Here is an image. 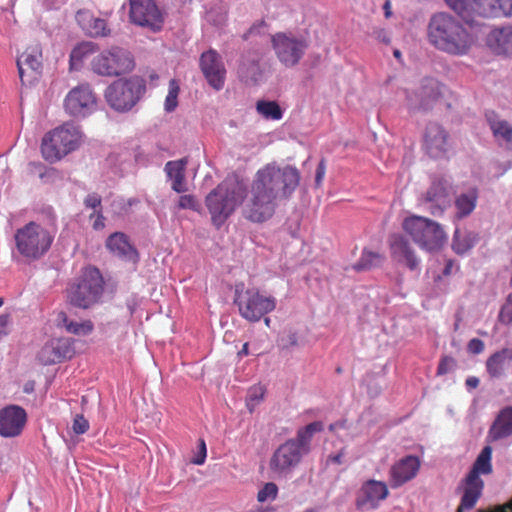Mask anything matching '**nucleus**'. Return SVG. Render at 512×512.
<instances>
[{
  "label": "nucleus",
  "mask_w": 512,
  "mask_h": 512,
  "mask_svg": "<svg viewBox=\"0 0 512 512\" xmlns=\"http://www.w3.org/2000/svg\"><path fill=\"white\" fill-rule=\"evenodd\" d=\"M265 389L262 386H256L250 389L249 396L251 400L260 401L264 398Z\"/></svg>",
  "instance_id": "nucleus-52"
},
{
  "label": "nucleus",
  "mask_w": 512,
  "mask_h": 512,
  "mask_svg": "<svg viewBox=\"0 0 512 512\" xmlns=\"http://www.w3.org/2000/svg\"><path fill=\"white\" fill-rule=\"evenodd\" d=\"M98 100L95 92L87 83L71 89L64 99L65 111L77 118H84L96 111Z\"/></svg>",
  "instance_id": "nucleus-13"
},
{
  "label": "nucleus",
  "mask_w": 512,
  "mask_h": 512,
  "mask_svg": "<svg viewBox=\"0 0 512 512\" xmlns=\"http://www.w3.org/2000/svg\"><path fill=\"white\" fill-rule=\"evenodd\" d=\"M391 257L398 263L406 265L410 270H414L419 265L414 249L410 242L402 235L394 234L389 239Z\"/></svg>",
  "instance_id": "nucleus-23"
},
{
  "label": "nucleus",
  "mask_w": 512,
  "mask_h": 512,
  "mask_svg": "<svg viewBox=\"0 0 512 512\" xmlns=\"http://www.w3.org/2000/svg\"><path fill=\"white\" fill-rule=\"evenodd\" d=\"M467 348L472 354H480L484 350V343L478 338H473L468 342Z\"/></svg>",
  "instance_id": "nucleus-47"
},
{
  "label": "nucleus",
  "mask_w": 512,
  "mask_h": 512,
  "mask_svg": "<svg viewBox=\"0 0 512 512\" xmlns=\"http://www.w3.org/2000/svg\"><path fill=\"white\" fill-rule=\"evenodd\" d=\"M81 142V131L66 123L44 135L41 142V153L46 161L55 163L76 150Z\"/></svg>",
  "instance_id": "nucleus-4"
},
{
  "label": "nucleus",
  "mask_w": 512,
  "mask_h": 512,
  "mask_svg": "<svg viewBox=\"0 0 512 512\" xmlns=\"http://www.w3.org/2000/svg\"><path fill=\"white\" fill-rule=\"evenodd\" d=\"M93 50V44L92 43H83L79 45L78 47L74 48L71 53V58H80L83 54L90 52Z\"/></svg>",
  "instance_id": "nucleus-48"
},
{
  "label": "nucleus",
  "mask_w": 512,
  "mask_h": 512,
  "mask_svg": "<svg viewBox=\"0 0 512 512\" xmlns=\"http://www.w3.org/2000/svg\"><path fill=\"white\" fill-rule=\"evenodd\" d=\"M104 290V279L94 266L85 267L76 282L67 288L68 302L78 308L87 309L97 303Z\"/></svg>",
  "instance_id": "nucleus-5"
},
{
  "label": "nucleus",
  "mask_w": 512,
  "mask_h": 512,
  "mask_svg": "<svg viewBox=\"0 0 512 512\" xmlns=\"http://www.w3.org/2000/svg\"><path fill=\"white\" fill-rule=\"evenodd\" d=\"M389 495L386 483L377 480L365 481L355 499V506L360 511H369L378 508L381 501Z\"/></svg>",
  "instance_id": "nucleus-16"
},
{
  "label": "nucleus",
  "mask_w": 512,
  "mask_h": 512,
  "mask_svg": "<svg viewBox=\"0 0 512 512\" xmlns=\"http://www.w3.org/2000/svg\"><path fill=\"white\" fill-rule=\"evenodd\" d=\"M84 203L86 207L96 209L101 206V198L97 194H89L85 200Z\"/></svg>",
  "instance_id": "nucleus-51"
},
{
  "label": "nucleus",
  "mask_w": 512,
  "mask_h": 512,
  "mask_svg": "<svg viewBox=\"0 0 512 512\" xmlns=\"http://www.w3.org/2000/svg\"><path fill=\"white\" fill-rule=\"evenodd\" d=\"M145 90V82L140 77L119 79L106 88L105 99L111 108L124 112L139 101Z\"/></svg>",
  "instance_id": "nucleus-8"
},
{
  "label": "nucleus",
  "mask_w": 512,
  "mask_h": 512,
  "mask_svg": "<svg viewBox=\"0 0 512 512\" xmlns=\"http://www.w3.org/2000/svg\"><path fill=\"white\" fill-rule=\"evenodd\" d=\"M288 339H289V344L291 346H296L298 344V336L296 333H291L289 336H288Z\"/></svg>",
  "instance_id": "nucleus-60"
},
{
  "label": "nucleus",
  "mask_w": 512,
  "mask_h": 512,
  "mask_svg": "<svg viewBox=\"0 0 512 512\" xmlns=\"http://www.w3.org/2000/svg\"><path fill=\"white\" fill-rule=\"evenodd\" d=\"M377 38L385 43L390 42V39L387 37L386 32L384 30L378 32Z\"/></svg>",
  "instance_id": "nucleus-61"
},
{
  "label": "nucleus",
  "mask_w": 512,
  "mask_h": 512,
  "mask_svg": "<svg viewBox=\"0 0 512 512\" xmlns=\"http://www.w3.org/2000/svg\"><path fill=\"white\" fill-rule=\"evenodd\" d=\"M478 200V191L472 188L465 193H461L455 199V208L457 219L469 216L475 209Z\"/></svg>",
  "instance_id": "nucleus-31"
},
{
  "label": "nucleus",
  "mask_w": 512,
  "mask_h": 512,
  "mask_svg": "<svg viewBox=\"0 0 512 512\" xmlns=\"http://www.w3.org/2000/svg\"><path fill=\"white\" fill-rule=\"evenodd\" d=\"M472 9L482 17H511L512 0H473Z\"/></svg>",
  "instance_id": "nucleus-26"
},
{
  "label": "nucleus",
  "mask_w": 512,
  "mask_h": 512,
  "mask_svg": "<svg viewBox=\"0 0 512 512\" xmlns=\"http://www.w3.org/2000/svg\"><path fill=\"white\" fill-rule=\"evenodd\" d=\"M456 366V361L451 356H443L437 367V375H445Z\"/></svg>",
  "instance_id": "nucleus-42"
},
{
  "label": "nucleus",
  "mask_w": 512,
  "mask_h": 512,
  "mask_svg": "<svg viewBox=\"0 0 512 512\" xmlns=\"http://www.w3.org/2000/svg\"><path fill=\"white\" fill-rule=\"evenodd\" d=\"M187 160L185 158L176 161H168L165 165V171L169 178L185 173Z\"/></svg>",
  "instance_id": "nucleus-39"
},
{
  "label": "nucleus",
  "mask_w": 512,
  "mask_h": 512,
  "mask_svg": "<svg viewBox=\"0 0 512 512\" xmlns=\"http://www.w3.org/2000/svg\"><path fill=\"white\" fill-rule=\"evenodd\" d=\"M427 40L436 49L450 55L468 53L474 39L463 24L451 14H434L427 25Z\"/></svg>",
  "instance_id": "nucleus-2"
},
{
  "label": "nucleus",
  "mask_w": 512,
  "mask_h": 512,
  "mask_svg": "<svg viewBox=\"0 0 512 512\" xmlns=\"http://www.w3.org/2000/svg\"><path fill=\"white\" fill-rule=\"evenodd\" d=\"M303 456L296 443L286 440L270 457L269 470L274 478H286L300 464Z\"/></svg>",
  "instance_id": "nucleus-12"
},
{
  "label": "nucleus",
  "mask_w": 512,
  "mask_h": 512,
  "mask_svg": "<svg viewBox=\"0 0 512 512\" xmlns=\"http://www.w3.org/2000/svg\"><path fill=\"white\" fill-rule=\"evenodd\" d=\"M506 359L500 351L493 353L486 361V370L490 377L499 378L505 370Z\"/></svg>",
  "instance_id": "nucleus-36"
},
{
  "label": "nucleus",
  "mask_w": 512,
  "mask_h": 512,
  "mask_svg": "<svg viewBox=\"0 0 512 512\" xmlns=\"http://www.w3.org/2000/svg\"><path fill=\"white\" fill-rule=\"evenodd\" d=\"M72 429L76 434H84L89 429V422L83 415H76Z\"/></svg>",
  "instance_id": "nucleus-43"
},
{
  "label": "nucleus",
  "mask_w": 512,
  "mask_h": 512,
  "mask_svg": "<svg viewBox=\"0 0 512 512\" xmlns=\"http://www.w3.org/2000/svg\"><path fill=\"white\" fill-rule=\"evenodd\" d=\"M180 87L177 80L172 79L169 82L168 94L165 98L164 109L166 112H173L178 106V95Z\"/></svg>",
  "instance_id": "nucleus-37"
},
{
  "label": "nucleus",
  "mask_w": 512,
  "mask_h": 512,
  "mask_svg": "<svg viewBox=\"0 0 512 512\" xmlns=\"http://www.w3.org/2000/svg\"><path fill=\"white\" fill-rule=\"evenodd\" d=\"M490 129L499 145L512 149V125L505 120L487 116Z\"/></svg>",
  "instance_id": "nucleus-29"
},
{
  "label": "nucleus",
  "mask_w": 512,
  "mask_h": 512,
  "mask_svg": "<svg viewBox=\"0 0 512 512\" xmlns=\"http://www.w3.org/2000/svg\"><path fill=\"white\" fill-rule=\"evenodd\" d=\"M480 512L484 511L480 510ZM489 512H512V498L504 505L497 506L496 508Z\"/></svg>",
  "instance_id": "nucleus-53"
},
{
  "label": "nucleus",
  "mask_w": 512,
  "mask_h": 512,
  "mask_svg": "<svg viewBox=\"0 0 512 512\" xmlns=\"http://www.w3.org/2000/svg\"><path fill=\"white\" fill-rule=\"evenodd\" d=\"M106 247L114 255L124 261L131 262L133 265H136L139 261L137 249L130 244L128 237L122 232L111 234L106 241Z\"/></svg>",
  "instance_id": "nucleus-25"
},
{
  "label": "nucleus",
  "mask_w": 512,
  "mask_h": 512,
  "mask_svg": "<svg viewBox=\"0 0 512 512\" xmlns=\"http://www.w3.org/2000/svg\"><path fill=\"white\" fill-rule=\"evenodd\" d=\"M417 456L408 455L395 462L389 470V480L392 488H398L416 477L420 469Z\"/></svg>",
  "instance_id": "nucleus-21"
},
{
  "label": "nucleus",
  "mask_w": 512,
  "mask_h": 512,
  "mask_svg": "<svg viewBox=\"0 0 512 512\" xmlns=\"http://www.w3.org/2000/svg\"><path fill=\"white\" fill-rule=\"evenodd\" d=\"M8 315H0V334H6V329L9 324Z\"/></svg>",
  "instance_id": "nucleus-55"
},
{
  "label": "nucleus",
  "mask_w": 512,
  "mask_h": 512,
  "mask_svg": "<svg viewBox=\"0 0 512 512\" xmlns=\"http://www.w3.org/2000/svg\"><path fill=\"white\" fill-rule=\"evenodd\" d=\"M383 260L384 256L382 254L364 249L361 257L354 264L353 268L356 271L370 270L372 268L379 267Z\"/></svg>",
  "instance_id": "nucleus-34"
},
{
  "label": "nucleus",
  "mask_w": 512,
  "mask_h": 512,
  "mask_svg": "<svg viewBox=\"0 0 512 512\" xmlns=\"http://www.w3.org/2000/svg\"><path fill=\"white\" fill-rule=\"evenodd\" d=\"M323 430V424L319 421H315L309 423L305 427L300 428L297 431L296 437L288 439V441H293L299 447V450L306 455L310 451V443L313 438V435L316 432H321Z\"/></svg>",
  "instance_id": "nucleus-30"
},
{
  "label": "nucleus",
  "mask_w": 512,
  "mask_h": 512,
  "mask_svg": "<svg viewBox=\"0 0 512 512\" xmlns=\"http://www.w3.org/2000/svg\"><path fill=\"white\" fill-rule=\"evenodd\" d=\"M27 422L26 411L18 405H7L0 409V436L14 438L19 436Z\"/></svg>",
  "instance_id": "nucleus-18"
},
{
  "label": "nucleus",
  "mask_w": 512,
  "mask_h": 512,
  "mask_svg": "<svg viewBox=\"0 0 512 512\" xmlns=\"http://www.w3.org/2000/svg\"><path fill=\"white\" fill-rule=\"evenodd\" d=\"M343 456H344V451L341 450L339 453H337L335 455H330L328 457V461L335 463V464H342Z\"/></svg>",
  "instance_id": "nucleus-57"
},
{
  "label": "nucleus",
  "mask_w": 512,
  "mask_h": 512,
  "mask_svg": "<svg viewBox=\"0 0 512 512\" xmlns=\"http://www.w3.org/2000/svg\"><path fill=\"white\" fill-rule=\"evenodd\" d=\"M57 321L59 322L60 325L65 327L67 332L75 335H88L94 329V325L90 320H85L80 323L75 322L69 320L67 314L63 311L58 313Z\"/></svg>",
  "instance_id": "nucleus-32"
},
{
  "label": "nucleus",
  "mask_w": 512,
  "mask_h": 512,
  "mask_svg": "<svg viewBox=\"0 0 512 512\" xmlns=\"http://www.w3.org/2000/svg\"><path fill=\"white\" fill-rule=\"evenodd\" d=\"M338 426H339V427H342L343 425H342V424H340V423H334V424H331V425L329 426V430H330V431H334L335 429H337V427H338Z\"/></svg>",
  "instance_id": "nucleus-64"
},
{
  "label": "nucleus",
  "mask_w": 512,
  "mask_h": 512,
  "mask_svg": "<svg viewBox=\"0 0 512 512\" xmlns=\"http://www.w3.org/2000/svg\"><path fill=\"white\" fill-rule=\"evenodd\" d=\"M442 94V85L433 78H424L419 88L408 96L409 105L414 110L427 111Z\"/></svg>",
  "instance_id": "nucleus-20"
},
{
  "label": "nucleus",
  "mask_w": 512,
  "mask_h": 512,
  "mask_svg": "<svg viewBox=\"0 0 512 512\" xmlns=\"http://www.w3.org/2000/svg\"><path fill=\"white\" fill-rule=\"evenodd\" d=\"M449 203L450 200L447 181L442 179L434 181L424 197L426 209L433 216H441L449 206Z\"/></svg>",
  "instance_id": "nucleus-22"
},
{
  "label": "nucleus",
  "mask_w": 512,
  "mask_h": 512,
  "mask_svg": "<svg viewBox=\"0 0 512 512\" xmlns=\"http://www.w3.org/2000/svg\"><path fill=\"white\" fill-rule=\"evenodd\" d=\"M131 22L153 31L161 29L163 16L154 0H129Z\"/></svg>",
  "instance_id": "nucleus-15"
},
{
  "label": "nucleus",
  "mask_w": 512,
  "mask_h": 512,
  "mask_svg": "<svg viewBox=\"0 0 512 512\" xmlns=\"http://www.w3.org/2000/svg\"><path fill=\"white\" fill-rule=\"evenodd\" d=\"M454 268H455V270H458V266H455L454 261L451 259H448L445 263V268L443 270V274L445 276L451 275L453 273Z\"/></svg>",
  "instance_id": "nucleus-54"
},
{
  "label": "nucleus",
  "mask_w": 512,
  "mask_h": 512,
  "mask_svg": "<svg viewBox=\"0 0 512 512\" xmlns=\"http://www.w3.org/2000/svg\"><path fill=\"white\" fill-rule=\"evenodd\" d=\"M477 243V235L471 232L456 230L453 237L452 248L455 253L463 255Z\"/></svg>",
  "instance_id": "nucleus-33"
},
{
  "label": "nucleus",
  "mask_w": 512,
  "mask_h": 512,
  "mask_svg": "<svg viewBox=\"0 0 512 512\" xmlns=\"http://www.w3.org/2000/svg\"><path fill=\"white\" fill-rule=\"evenodd\" d=\"M447 2V4L451 7V8H459L460 6V0L459 1H456V0H445Z\"/></svg>",
  "instance_id": "nucleus-63"
},
{
  "label": "nucleus",
  "mask_w": 512,
  "mask_h": 512,
  "mask_svg": "<svg viewBox=\"0 0 512 512\" xmlns=\"http://www.w3.org/2000/svg\"><path fill=\"white\" fill-rule=\"evenodd\" d=\"M14 239L16 249L21 256L36 260L50 249L53 235L40 224L31 221L17 229Z\"/></svg>",
  "instance_id": "nucleus-6"
},
{
  "label": "nucleus",
  "mask_w": 512,
  "mask_h": 512,
  "mask_svg": "<svg viewBox=\"0 0 512 512\" xmlns=\"http://www.w3.org/2000/svg\"><path fill=\"white\" fill-rule=\"evenodd\" d=\"M499 351L505 356L506 361H512V348H503Z\"/></svg>",
  "instance_id": "nucleus-58"
},
{
  "label": "nucleus",
  "mask_w": 512,
  "mask_h": 512,
  "mask_svg": "<svg viewBox=\"0 0 512 512\" xmlns=\"http://www.w3.org/2000/svg\"><path fill=\"white\" fill-rule=\"evenodd\" d=\"M271 42L278 60L286 67L297 65L308 47L305 39L283 32L273 35Z\"/></svg>",
  "instance_id": "nucleus-11"
},
{
  "label": "nucleus",
  "mask_w": 512,
  "mask_h": 512,
  "mask_svg": "<svg viewBox=\"0 0 512 512\" xmlns=\"http://www.w3.org/2000/svg\"><path fill=\"white\" fill-rule=\"evenodd\" d=\"M326 173V164L325 161L322 159L316 169V175H315V185L316 187H320L322 184V181L324 179Z\"/></svg>",
  "instance_id": "nucleus-49"
},
{
  "label": "nucleus",
  "mask_w": 512,
  "mask_h": 512,
  "mask_svg": "<svg viewBox=\"0 0 512 512\" xmlns=\"http://www.w3.org/2000/svg\"><path fill=\"white\" fill-rule=\"evenodd\" d=\"M74 353L67 339H53L47 342L38 353V360L43 365H51L71 358Z\"/></svg>",
  "instance_id": "nucleus-24"
},
{
  "label": "nucleus",
  "mask_w": 512,
  "mask_h": 512,
  "mask_svg": "<svg viewBox=\"0 0 512 512\" xmlns=\"http://www.w3.org/2000/svg\"><path fill=\"white\" fill-rule=\"evenodd\" d=\"M383 9H384V12H385V17L389 18L391 16V14H392L390 0H386L385 1L384 5H383Z\"/></svg>",
  "instance_id": "nucleus-59"
},
{
  "label": "nucleus",
  "mask_w": 512,
  "mask_h": 512,
  "mask_svg": "<svg viewBox=\"0 0 512 512\" xmlns=\"http://www.w3.org/2000/svg\"><path fill=\"white\" fill-rule=\"evenodd\" d=\"M402 228L416 244L428 251L438 250L447 239L439 223L422 216L405 218Z\"/></svg>",
  "instance_id": "nucleus-7"
},
{
  "label": "nucleus",
  "mask_w": 512,
  "mask_h": 512,
  "mask_svg": "<svg viewBox=\"0 0 512 512\" xmlns=\"http://www.w3.org/2000/svg\"><path fill=\"white\" fill-rule=\"evenodd\" d=\"M498 320L504 325L512 324V294L507 296L505 303L502 305Z\"/></svg>",
  "instance_id": "nucleus-41"
},
{
  "label": "nucleus",
  "mask_w": 512,
  "mask_h": 512,
  "mask_svg": "<svg viewBox=\"0 0 512 512\" xmlns=\"http://www.w3.org/2000/svg\"><path fill=\"white\" fill-rule=\"evenodd\" d=\"M467 388L469 389H475L479 385V379L477 377L471 376L466 379L465 382Z\"/></svg>",
  "instance_id": "nucleus-56"
},
{
  "label": "nucleus",
  "mask_w": 512,
  "mask_h": 512,
  "mask_svg": "<svg viewBox=\"0 0 512 512\" xmlns=\"http://www.w3.org/2000/svg\"><path fill=\"white\" fill-rule=\"evenodd\" d=\"M206 444L203 439L199 440V451L196 457L192 459V463L195 465H202L205 462L206 459Z\"/></svg>",
  "instance_id": "nucleus-46"
},
{
  "label": "nucleus",
  "mask_w": 512,
  "mask_h": 512,
  "mask_svg": "<svg viewBox=\"0 0 512 512\" xmlns=\"http://www.w3.org/2000/svg\"><path fill=\"white\" fill-rule=\"evenodd\" d=\"M510 436H512V406H507L497 414L489 428L487 439L495 442Z\"/></svg>",
  "instance_id": "nucleus-27"
},
{
  "label": "nucleus",
  "mask_w": 512,
  "mask_h": 512,
  "mask_svg": "<svg viewBox=\"0 0 512 512\" xmlns=\"http://www.w3.org/2000/svg\"><path fill=\"white\" fill-rule=\"evenodd\" d=\"M492 451V447L489 445L483 447L473 463L472 469L458 486L457 490L461 493V500L456 512L473 509L480 499L484 488L480 474L488 475L492 472Z\"/></svg>",
  "instance_id": "nucleus-3"
},
{
  "label": "nucleus",
  "mask_w": 512,
  "mask_h": 512,
  "mask_svg": "<svg viewBox=\"0 0 512 512\" xmlns=\"http://www.w3.org/2000/svg\"><path fill=\"white\" fill-rule=\"evenodd\" d=\"M200 68L207 82L215 90H221L225 83L226 69L216 50L210 49L200 56Z\"/></svg>",
  "instance_id": "nucleus-17"
},
{
  "label": "nucleus",
  "mask_w": 512,
  "mask_h": 512,
  "mask_svg": "<svg viewBox=\"0 0 512 512\" xmlns=\"http://www.w3.org/2000/svg\"><path fill=\"white\" fill-rule=\"evenodd\" d=\"M234 303L240 315L250 321L257 322L276 308V299L262 295L257 289L236 288Z\"/></svg>",
  "instance_id": "nucleus-10"
},
{
  "label": "nucleus",
  "mask_w": 512,
  "mask_h": 512,
  "mask_svg": "<svg viewBox=\"0 0 512 512\" xmlns=\"http://www.w3.org/2000/svg\"><path fill=\"white\" fill-rule=\"evenodd\" d=\"M423 148L431 158H445L452 148L449 132L441 124L430 122L423 135Z\"/></svg>",
  "instance_id": "nucleus-14"
},
{
  "label": "nucleus",
  "mask_w": 512,
  "mask_h": 512,
  "mask_svg": "<svg viewBox=\"0 0 512 512\" xmlns=\"http://www.w3.org/2000/svg\"><path fill=\"white\" fill-rule=\"evenodd\" d=\"M172 180L171 188L177 193H183L187 191V185L185 182V173L182 175H177Z\"/></svg>",
  "instance_id": "nucleus-45"
},
{
  "label": "nucleus",
  "mask_w": 512,
  "mask_h": 512,
  "mask_svg": "<svg viewBox=\"0 0 512 512\" xmlns=\"http://www.w3.org/2000/svg\"><path fill=\"white\" fill-rule=\"evenodd\" d=\"M88 34L92 37H106L110 35L107 22L101 18H92L86 27Z\"/></svg>",
  "instance_id": "nucleus-38"
},
{
  "label": "nucleus",
  "mask_w": 512,
  "mask_h": 512,
  "mask_svg": "<svg viewBox=\"0 0 512 512\" xmlns=\"http://www.w3.org/2000/svg\"><path fill=\"white\" fill-rule=\"evenodd\" d=\"M93 217H95V220L93 222V228L95 230H100V229H103L104 226H105V217L103 216L102 212L101 211H94L91 215H90V218L92 219Z\"/></svg>",
  "instance_id": "nucleus-50"
},
{
  "label": "nucleus",
  "mask_w": 512,
  "mask_h": 512,
  "mask_svg": "<svg viewBox=\"0 0 512 512\" xmlns=\"http://www.w3.org/2000/svg\"><path fill=\"white\" fill-rule=\"evenodd\" d=\"M300 179L296 167L271 162L255 173L248 192L243 183L225 180L205 200L212 223L220 228L245 198V217L252 222L262 223L274 215L279 201L288 199L294 193Z\"/></svg>",
  "instance_id": "nucleus-1"
},
{
  "label": "nucleus",
  "mask_w": 512,
  "mask_h": 512,
  "mask_svg": "<svg viewBox=\"0 0 512 512\" xmlns=\"http://www.w3.org/2000/svg\"><path fill=\"white\" fill-rule=\"evenodd\" d=\"M17 68L22 84H31L36 80L42 68V50L40 45L29 46L17 59Z\"/></svg>",
  "instance_id": "nucleus-19"
},
{
  "label": "nucleus",
  "mask_w": 512,
  "mask_h": 512,
  "mask_svg": "<svg viewBox=\"0 0 512 512\" xmlns=\"http://www.w3.org/2000/svg\"><path fill=\"white\" fill-rule=\"evenodd\" d=\"M179 209H197V201L192 195H182L178 201Z\"/></svg>",
  "instance_id": "nucleus-44"
},
{
  "label": "nucleus",
  "mask_w": 512,
  "mask_h": 512,
  "mask_svg": "<svg viewBox=\"0 0 512 512\" xmlns=\"http://www.w3.org/2000/svg\"><path fill=\"white\" fill-rule=\"evenodd\" d=\"M94 73L105 77H117L134 69L132 54L122 47L112 46L96 55L90 63Z\"/></svg>",
  "instance_id": "nucleus-9"
},
{
  "label": "nucleus",
  "mask_w": 512,
  "mask_h": 512,
  "mask_svg": "<svg viewBox=\"0 0 512 512\" xmlns=\"http://www.w3.org/2000/svg\"><path fill=\"white\" fill-rule=\"evenodd\" d=\"M249 354L248 343H244L242 349L238 352L240 357L247 356Z\"/></svg>",
  "instance_id": "nucleus-62"
},
{
  "label": "nucleus",
  "mask_w": 512,
  "mask_h": 512,
  "mask_svg": "<svg viewBox=\"0 0 512 512\" xmlns=\"http://www.w3.org/2000/svg\"><path fill=\"white\" fill-rule=\"evenodd\" d=\"M256 110L266 119L280 120L283 116L282 109L276 101L260 100L256 104Z\"/></svg>",
  "instance_id": "nucleus-35"
},
{
  "label": "nucleus",
  "mask_w": 512,
  "mask_h": 512,
  "mask_svg": "<svg viewBox=\"0 0 512 512\" xmlns=\"http://www.w3.org/2000/svg\"><path fill=\"white\" fill-rule=\"evenodd\" d=\"M488 43L498 54L512 56V26L493 30Z\"/></svg>",
  "instance_id": "nucleus-28"
},
{
  "label": "nucleus",
  "mask_w": 512,
  "mask_h": 512,
  "mask_svg": "<svg viewBox=\"0 0 512 512\" xmlns=\"http://www.w3.org/2000/svg\"><path fill=\"white\" fill-rule=\"evenodd\" d=\"M278 494V487L273 482L266 483L261 490H259L257 494V500L261 503L266 502L268 500L276 499Z\"/></svg>",
  "instance_id": "nucleus-40"
}]
</instances>
